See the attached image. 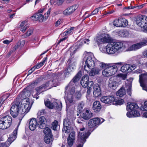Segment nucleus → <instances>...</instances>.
<instances>
[{
  "label": "nucleus",
  "instance_id": "nucleus-1",
  "mask_svg": "<svg viewBox=\"0 0 147 147\" xmlns=\"http://www.w3.org/2000/svg\"><path fill=\"white\" fill-rule=\"evenodd\" d=\"M95 62L102 69H104L102 72L103 75L105 76H110L114 74L117 71L118 67L117 66L115 65H117L120 66L123 65V63L119 62L115 63L112 65H110L105 63L102 62H101L97 60H95Z\"/></svg>",
  "mask_w": 147,
  "mask_h": 147
},
{
  "label": "nucleus",
  "instance_id": "nucleus-2",
  "mask_svg": "<svg viewBox=\"0 0 147 147\" xmlns=\"http://www.w3.org/2000/svg\"><path fill=\"white\" fill-rule=\"evenodd\" d=\"M95 40L97 43L98 45L102 43H110L112 46L117 45L118 42V40L112 38L108 34L104 33L101 34L98 36L97 37Z\"/></svg>",
  "mask_w": 147,
  "mask_h": 147
},
{
  "label": "nucleus",
  "instance_id": "nucleus-3",
  "mask_svg": "<svg viewBox=\"0 0 147 147\" xmlns=\"http://www.w3.org/2000/svg\"><path fill=\"white\" fill-rule=\"evenodd\" d=\"M75 86H73L69 84L65 88V99L67 107H69L73 104L74 94L75 92Z\"/></svg>",
  "mask_w": 147,
  "mask_h": 147
},
{
  "label": "nucleus",
  "instance_id": "nucleus-4",
  "mask_svg": "<svg viewBox=\"0 0 147 147\" xmlns=\"http://www.w3.org/2000/svg\"><path fill=\"white\" fill-rule=\"evenodd\" d=\"M85 54H86L87 58L85 61L84 65V69L88 73L90 71V69H91L94 68L95 63L94 60L95 59L93 55L91 52L85 51Z\"/></svg>",
  "mask_w": 147,
  "mask_h": 147
},
{
  "label": "nucleus",
  "instance_id": "nucleus-5",
  "mask_svg": "<svg viewBox=\"0 0 147 147\" xmlns=\"http://www.w3.org/2000/svg\"><path fill=\"white\" fill-rule=\"evenodd\" d=\"M20 125V123H18V126L13 131L12 134L10 136L5 142L0 143L1 147H8L11 143L16 139V138L18 128Z\"/></svg>",
  "mask_w": 147,
  "mask_h": 147
},
{
  "label": "nucleus",
  "instance_id": "nucleus-6",
  "mask_svg": "<svg viewBox=\"0 0 147 147\" xmlns=\"http://www.w3.org/2000/svg\"><path fill=\"white\" fill-rule=\"evenodd\" d=\"M51 8H49L47 13L44 15L40 13H37L34 14L30 17L31 19L34 20H39V22H42L45 21L48 18L51 12Z\"/></svg>",
  "mask_w": 147,
  "mask_h": 147
},
{
  "label": "nucleus",
  "instance_id": "nucleus-7",
  "mask_svg": "<svg viewBox=\"0 0 147 147\" xmlns=\"http://www.w3.org/2000/svg\"><path fill=\"white\" fill-rule=\"evenodd\" d=\"M11 106L10 113L13 117L15 118L19 113L20 103L19 102L15 101L12 103Z\"/></svg>",
  "mask_w": 147,
  "mask_h": 147
},
{
  "label": "nucleus",
  "instance_id": "nucleus-8",
  "mask_svg": "<svg viewBox=\"0 0 147 147\" xmlns=\"http://www.w3.org/2000/svg\"><path fill=\"white\" fill-rule=\"evenodd\" d=\"M142 47H111L114 49V53L115 52H125L128 51H136L141 48Z\"/></svg>",
  "mask_w": 147,
  "mask_h": 147
},
{
  "label": "nucleus",
  "instance_id": "nucleus-9",
  "mask_svg": "<svg viewBox=\"0 0 147 147\" xmlns=\"http://www.w3.org/2000/svg\"><path fill=\"white\" fill-rule=\"evenodd\" d=\"M89 134L86 131L84 132H79L78 133V141L80 143L76 147H82L86 141V139L88 138Z\"/></svg>",
  "mask_w": 147,
  "mask_h": 147
},
{
  "label": "nucleus",
  "instance_id": "nucleus-10",
  "mask_svg": "<svg viewBox=\"0 0 147 147\" xmlns=\"http://www.w3.org/2000/svg\"><path fill=\"white\" fill-rule=\"evenodd\" d=\"M136 23L138 25L143 29L147 27V17L145 16H138L136 19Z\"/></svg>",
  "mask_w": 147,
  "mask_h": 147
},
{
  "label": "nucleus",
  "instance_id": "nucleus-11",
  "mask_svg": "<svg viewBox=\"0 0 147 147\" xmlns=\"http://www.w3.org/2000/svg\"><path fill=\"white\" fill-rule=\"evenodd\" d=\"M104 119L102 118H94L91 119L89 121L88 125L90 128H92L98 125L104 121Z\"/></svg>",
  "mask_w": 147,
  "mask_h": 147
},
{
  "label": "nucleus",
  "instance_id": "nucleus-12",
  "mask_svg": "<svg viewBox=\"0 0 147 147\" xmlns=\"http://www.w3.org/2000/svg\"><path fill=\"white\" fill-rule=\"evenodd\" d=\"M128 24L127 20L124 18H118L115 20L113 22L114 26L117 27H126Z\"/></svg>",
  "mask_w": 147,
  "mask_h": 147
},
{
  "label": "nucleus",
  "instance_id": "nucleus-13",
  "mask_svg": "<svg viewBox=\"0 0 147 147\" xmlns=\"http://www.w3.org/2000/svg\"><path fill=\"white\" fill-rule=\"evenodd\" d=\"M139 82L143 89L147 92V74H142L139 76Z\"/></svg>",
  "mask_w": 147,
  "mask_h": 147
},
{
  "label": "nucleus",
  "instance_id": "nucleus-14",
  "mask_svg": "<svg viewBox=\"0 0 147 147\" xmlns=\"http://www.w3.org/2000/svg\"><path fill=\"white\" fill-rule=\"evenodd\" d=\"M62 72L59 73L57 72L55 74H53V76H54V79L52 80H50L48 82H49V86L51 87L53 86H55L56 85H58L59 83V81L58 78L62 74Z\"/></svg>",
  "mask_w": 147,
  "mask_h": 147
},
{
  "label": "nucleus",
  "instance_id": "nucleus-15",
  "mask_svg": "<svg viewBox=\"0 0 147 147\" xmlns=\"http://www.w3.org/2000/svg\"><path fill=\"white\" fill-rule=\"evenodd\" d=\"M115 100V98L112 95L104 96L100 98V100L102 102L109 105L114 102Z\"/></svg>",
  "mask_w": 147,
  "mask_h": 147
},
{
  "label": "nucleus",
  "instance_id": "nucleus-16",
  "mask_svg": "<svg viewBox=\"0 0 147 147\" xmlns=\"http://www.w3.org/2000/svg\"><path fill=\"white\" fill-rule=\"evenodd\" d=\"M71 123L70 120L67 118L65 119L63 121V131L65 133H68L70 132V126Z\"/></svg>",
  "mask_w": 147,
  "mask_h": 147
},
{
  "label": "nucleus",
  "instance_id": "nucleus-17",
  "mask_svg": "<svg viewBox=\"0 0 147 147\" xmlns=\"http://www.w3.org/2000/svg\"><path fill=\"white\" fill-rule=\"evenodd\" d=\"M49 83L50 82H47L45 84L36 88V94L39 95L41 92L51 88L49 86Z\"/></svg>",
  "mask_w": 147,
  "mask_h": 147
},
{
  "label": "nucleus",
  "instance_id": "nucleus-18",
  "mask_svg": "<svg viewBox=\"0 0 147 147\" xmlns=\"http://www.w3.org/2000/svg\"><path fill=\"white\" fill-rule=\"evenodd\" d=\"M118 42L119 43H117L116 46H125L126 45H130L131 46H141V45L138 44L139 43L135 44L134 41H123L118 40Z\"/></svg>",
  "mask_w": 147,
  "mask_h": 147
},
{
  "label": "nucleus",
  "instance_id": "nucleus-19",
  "mask_svg": "<svg viewBox=\"0 0 147 147\" xmlns=\"http://www.w3.org/2000/svg\"><path fill=\"white\" fill-rule=\"evenodd\" d=\"M82 73L81 71H80L69 82V85L76 86V83L79 81L82 76Z\"/></svg>",
  "mask_w": 147,
  "mask_h": 147
},
{
  "label": "nucleus",
  "instance_id": "nucleus-20",
  "mask_svg": "<svg viewBox=\"0 0 147 147\" xmlns=\"http://www.w3.org/2000/svg\"><path fill=\"white\" fill-rule=\"evenodd\" d=\"M102 108L100 102L98 101H95L93 103L92 109L94 112L97 113L99 112Z\"/></svg>",
  "mask_w": 147,
  "mask_h": 147
},
{
  "label": "nucleus",
  "instance_id": "nucleus-21",
  "mask_svg": "<svg viewBox=\"0 0 147 147\" xmlns=\"http://www.w3.org/2000/svg\"><path fill=\"white\" fill-rule=\"evenodd\" d=\"M22 102L23 104L21 105L22 107L24 108L26 110L28 109V111H29L32 105V103H31V105L30 104L29 98H24L23 100H22Z\"/></svg>",
  "mask_w": 147,
  "mask_h": 147
},
{
  "label": "nucleus",
  "instance_id": "nucleus-22",
  "mask_svg": "<svg viewBox=\"0 0 147 147\" xmlns=\"http://www.w3.org/2000/svg\"><path fill=\"white\" fill-rule=\"evenodd\" d=\"M99 49L102 53H107L110 54H113L114 51H115L113 50L114 49L111 47H100Z\"/></svg>",
  "mask_w": 147,
  "mask_h": 147
},
{
  "label": "nucleus",
  "instance_id": "nucleus-23",
  "mask_svg": "<svg viewBox=\"0 0 147 147\" xmlns=\"http://www.w3.org/2000/svg\"><path fill=\"white\" fill-rule=\"evenodd\" d=\"M46 119L44 116H41L37 122V126L39 128L43 129L46 127Z\"/></svg>",
  "mask_w": 147,
  "mask_h": 147
},
{
  "label": "nucleus",
  "instance_id": "nucleus-24",
  "mask_svg": "<svg viewBox=\"0 0 147 147\" xmlns=\"http://www.w3.org/2000/svg\"><path fill=\"white\" fill-rule=\"evenodd\" d=\"M93 96L95 97H97L101 95L100 89L98 85H94L93 88Z\"/></svg>",
  "mask_w": 147,
  "mask_h": 147
},
{
  "label": "nucleus",
  "instance_id": "nucleus-25",
  "mask_svg": "<svg viewBox=\"0 0 147 147\" xmlns=\"http://www.w3.org/2000/svg\"><path fill=\"white\" fill-rule=\"evenodd\" d=\"M117 85V83L116 82V77L115 76L111 77L109 80V87L114 89L116 88Z\"/></svg>",
  "mask_w": 147,
  "mask_h": 147
},
{
  "label": "nucleus",
  "instance_id": "nucleus-26",
  "mask_svg": "<svg viewBox=\"0 0 147 147\" xmlns=\"http://www.w3.org/2000/svg\"><path fill=\"white\" fill-rule=\"evenodd\" d=\"M139 107L137 104L134 102H128L127 104V110L129 111L135 110L138 109Z\"/></svg>",
  "mask_w": 147,
  "mask_h": 147
},
{
  "label": "nucleus",
  "instance_id": "nucleus-27",
  "mask_svg": "<svg viewBox=\"0 0 147 147\" xmlns=\"http://www.w3.org/2000/svg\"><path fill=\"white\" fill-rule=\"evenodd\" d=\"M37 121L35 118H32L30 121L29 125V129L31 131H34L36 127Z\"/></svg>",
  "mask_w": 147,
  "mask_h": 147
},
{
  "label": "nucleus",
  "instance_id": "nucleus-28",
  "mask_svg": "<svg viewBox=\"0 0 147 147\" xmlns=\"http://www.w3.org/2000/svg\"><path fill=\"white\" fill-rule=\"evenodd\" d=\"M3 121L9 127L11 125L12 122V117L10 116L7 115L1 118Z\"/></svg>",
  "mask_w": 147,
  "mask_h": 147
},
{
  "label": "nucleus",
  "instance_id": "nucleus-29",
  "mask_svg": "<svg viewBox=\"0 0 147 147\" xmlns=\"http://www.w3.org/2000/svg\"><path fill=\"white\" fill-rule=\"evenodd\" d=\"M76 9V6H71L64 10L63 11V14L66 16L72 14Z\"/></svg>",
  "mask_w": 147,
  "mask_h": 147
},
{
  "label": "nucleus",
  "instance_id": "nucleus-30",
  "mask_svg": "<svg viewBox=\"0 0 147 147\" xmlns=\"http://www.w3.org/2000/svg\"><path fill=\"white\" fill-rule=\"evenodd\" d=\"M127 116L129 118L137 117L140 116V114L136 109L135 110L131 111L129 112H127Z\"/></svg>",
  "mask_w": 147,
  "mask_h": 147
},
{
  "label": "nucleus",
  "instance_id": "nucleus-31",
  "mask_svg": "<svg viewBox=\"0 0 147 147\" xmlns=\"http://www.w3.org/2000/svg\"><path fill=\"white\" fill-rule=\"evenodd\" d=\"M89 76L87 75H84L82 78L81 81V84L84 88H86L88 86V83L89 81Z\"/></svg>",
  "mask_w": 147,
  "mask_h": 147
},
{
  "label": "nucleus",
  "instance_id": "nucleus-32",
  "mask_svg": "<svg viewBox=\"0 0 147 147\" xmlns=\"http://www.w3.org/2000/svg\"><path fill=\"white\" fill-rule=\"evenodd\" d=\"M93 116V113L91 111L86 110L82 115V117L85 119H88Z\"/></svg>",
  "mask_w": 147,
  "mask_h": 147
},
{
  "label": "nucleus",
  "instance_id": "nucleus-33",
  "mask_svg": "<svg viewBox=\"0 0 147 147\" xmlns=\"http://www.w3.org/2000/svg\"><path fill=\"white\" fill-rule=\"evenodd\" d=\"M20 111L19 113L20 114L22 115L21 116V118L19 119L20 121L19 123H20V124L21 122V121L24 116L26 114L28 111V110H25L24 108L23 107H22V106L20 105Z\"/></svg>",
  "mask_w": 147,
  "mask_h": 147
},
{
  "label": "nucleus",
  "instance_id": "nucleus-34",
  "mask_svg": "<svg viewBox=\"0 0 147 147\" xmlns=\"http://www.w3.org/2000/svg\"><path fill=\"white\" fill-rule=\"evenodd\" d=\"M142 56L141 55H138L133 57L132 58L133 61H135L138 65L140 64V61L142 59Z\"/></svg>",
  "mask_w": 147,
  "mask_h": 147
},
{
  "label": "nucleus",
  "instance_id": "nucleus-35",
  "mask_svg": "<svg viewBox=\"0 0 147 147\" xmlns=\"http://www.w3.org/2000/svg\"><path fill=\"white\" fill-rule=\"evenodd\" d=\"M125 94V90L123 88H121L116 93V95L120 97L123 96Z\"/></svg>",
  "mask_w": 147,
  "mask_h": 147
},
{
  "label": "nucleus",
  "instance_id": "nucleus-36",
  "mask_svg": "<svg viewBox=\"0 0 147 147\" xmlns=\"http://www.w3.org/2000/svg\"><path fill=\"white\" fill-rule=\"evenodd\" d=\"M33 31V28H29L25 33L22 35V37L23 38L27 37L32 34Z\"/></svg>",
  "mask_w": 147,
  "mask_h": 147
},
{
  "label": "nucleus",
  "instance_id": "nucleus-37",
  "mask_svg": "<svg viewBox=\"0 0 147 147\" xmlns=\"http://www.w3.org/2000/svg\"><path fill=\"white\" fill-rule=\"evenodd\" d=\"M21 96L23 98V100L25 98H28L27 97L29 96L30 95V92L28 90H24L20 94Z\"/></svg>",
  "mask_w": 147,
  "mask_h": 147
},
{
  "label": "nucleus",
  "instance_id": "nucleus-38",
  "mask_svg": "<svg viewBox=\"0 0 147 147\" xmlns=\"http://www.w3.org/2000/svg\"><path fill=\"white\" fill-rule=\"evenodd\" d=\"M5 123L4 122L3 119L1 118H0V129H6L9 128Z\"/></svg>",
  "mask_w": 147,
  "mask_h": 147
},
{
  "label": "nucleus",
  "instance_id": "nucleus-39",
  "mask_svg": "<svg viewBox=\"0 0 147 147\" xmlns=\"http://www.w3.org/2000/svg\"><path fill=\"white\" fill-rule=\"evenodd\" d=\"M62 107V104L61 102H59L58 103L55 102H53V108H55L59 110H60Z\"/></svg>",
  "mask_w": 147,
  "mask_h": 147
},
{
  "label": "nucleus",
  "instance_id": "nucleus-40",
  "mask_svg": "<svg viewBox=\"0 0 147 147\" xmlns=\"http://www.w3.org/2000/svg\"><path fill=\"white\" fill-rule=\"evenodd\" d=\"M9 96L8 94H6L3 95L0 98V108L1 107L5 100Z\"/></svg>",
  "mask_w": 147,
  "mask_h": 147
},
{
  "label": "nucleus",
  "instance_id": "nucleus-41",
  "mask_svg": "<svg viewBox=\"0 0 147 147\" xmlns=\"http://www.w3.org/2000/svg\"><path fill=\"white\" fill-rule=\"evenodd\" d=\"M119 35L121 37H125L129 35L128 32L126 30L118 31Z\"/></svg>",
  "mask_w": 147,
  "mask_h": 147
},
{
  "label": "nucleus",
  "instance_id": "nucleus-42",
  "mask_svg": "<svg viewBox=\"0 0 147 147\" xmlns=\"http://www.w3.org/2000/svg\"><path fill=\"white\" fill-rule=\"evenodd\" d=\"M59 127L58 122L57 121L55 120L52 123L51 128L53 130H57V129Z\"/></svg>",
  "mask_w": 147,
  "mask_h": 147
},
{
  "label": "nucleus",
  "instance_id": "nucleus-43",
  "mask_svg": "<svg viewBox=\"0 0 147 147\" xmlns=\"http://www.w3.org/2000/svg\"><path fill=\"white\" fill-rule=\"evenodd\" d=\"M128 67V64H126L125 65H124L121 67L120 70L123 72L124 73L127 72V73H128V68L129 67Z\"/></svg>",
  "mask_w": 147,
  "mask_h": 147
},
{
  "label": "nucleus",
  "instance_id": "nucleus-44",
  "mask_svg": "<svg viewBox=\"0 0 147 147\" xmlns=\"http://www.w3.org/2000/svg\"><path fill=\"white\" fill-rule=\"evenodd\" d=\"M47 60V58L45 57L43 58L42 61L40 63H38L37 65L35 66L36 69H39L45 63V62Z\"/></svg>",
  "mask_w": 147,
  "mask_h": 147
},
{
  "label": "nucleus",
  "instance_id": "nucleus-45",
  "mask_svg": "<svg viewBox=\"0 0 147 147\" xmlns=\"http://www.w3.org/2000/svg\"><path fill=\"white\" fill-rule=\"evenodd\" d=\"M124 102V100L123 99H116L115 98V101L113 102V104L115 105H121Z\"/></svg>",
  "mask_w": 147,
  "mask_h": 147
},
{
  "label": "nucleus",
  "instance_id": "nucleus-46",
  "mask_svg": "<svg viewBox=\"0 0 147 147\" xmlns=\"http://www.w3.org/2000/svg\"><path fill=\"white\" fill-rule=\"evenodd\" d=\"M43 130V132L46 136H50L51 135V129L48 127H45Z\"/></svg>",
  "mask_w": 147,
  "mask_h": 147
},
{
  "label": "nucleus",
  "instance_id": "nucleus-47",
  "mask_svg": "<svg viewBox=\"0 0 147 147\" xmlns=\"http://www.w3.org/2000/svg\"><path fill=\"white\" fill-rule=\"evenodd\" d=\"M52 138L51 136H46L44 139L45 142L47 144H49L51 143L52 141Z\"/></svg>",
  "mask_w": 147,
  "mask_h": 147
},
{
  "label": "nucleus",
  "instance_id": "nucleus-48",
  "mask_svg": "<svg viewBox=\"0 0 147 147\" xmlns=\"http://www.w3.org/2000/svg\"><path fill=\"white\" fill-rule=\"evenodd\" d=\"M45 104L46 106L48 108L51 109L53 108V103H51L49 100L45 101Z\"/></svg>",
  "mask_w": 147,
  "mask_h": 147
},
{
  "label": "nucleus",
  "instance_id": "nucleus-49",
  "mask_svg": "<svg viewBox=\"0 0 147 147\" xmlns=\"http://www.w3.org/2000/svg\"><path fill=\"white\" fill-rule=\"evenodd\" d=\"M84 103L83 101H82L78 103L77 110L79 111V112H81L82 111L84 107Z\"/></svg>",
  "mask_w": 147,
  "mask_h": 147
},
{
  "label": "nucleus",
  "instance_id": "nucleus-50",
  "mask_svg": "<svg viewBox=\"0 0 147 147\" xmlns=\"http://www.w3.org/2000/svg\"><path fill=\"white\" fill-rule=\"evenodd\" d=\"M126 90L128 94L131 96V84H129L128 85L126 84Z\"/></svg>",
  "mask_w": 147,
  "mask_h": 147
},
{
  "label": "nucleus",
  "instance_id": "nucleus-51",
  "mask_svg": "<svg viewBox=\"0 0 147 147\" xmlns=\"http://www.w3.org/2000/svg\"><path fill=\"white\" fill-rule=\"evenodd\" d=\"M74 139H71L70 137L67 138V143L69 146H71L73 144Z\"/></svg>",
  "mask_w": 147,
  "mask_h": 147
},
{
  "label": "nucleus",
  "instance_id": "nucleus-52",
  "mask_svg": "<svg viewBox=\"0 0 147 147\" xmlns=\"http://www.w3.org/2000/svg\"><path fill=\"white\" fill-rule=\"evenodd\" d=\"M74 28V27H71L70 28L68 29L64 33L65 34V35H67V34H70L73 32Z\"/></svg>",
  "mask_w": 147,
  "mask_h": 147
},
{
  "label": "nucleus",
  "instance_id": "nucleus-53",
  "mask_svg": "<svg viewBox=\"0 0 147 147\" xmlns=\"http://www.w3.org/2000/svg\"><path fill=\"white\" fill-rule=\"evenodd\" d=\"M73 64H71L67 68L68 69H69L71 72L74 71L76 68L75 62H73Z\"/></svg>",
  "mask_w": 147,
  "mask_h": 147
},
{
  "label": "nucleus",
  "instance_id": "nucleus-54",
  "mask_svg": "<svg viewBox=\"0 0 147 147\" xmlns=\"http://www.w3.org/2000/svg\"><path fill=\"white\" fill-rule=\"evenodd\" d=\"M78 47H71L70 48L69 50L71 52V53L74 54L76 51H77V49H78Z\"/></svg>",
  "mask_w": 147,
  "mask_h": 147
},
{
  "label": "nucleus",
  "instance_id": "nucleus-55",
  "mask_svg": "<svg viewBox=\"0 0 147 147\" xmlns=\"http://www.w3.org/2000/svg\"><path fill=\"white\" fill-rule=\"evenodd\" d=\"M140 109L141 110L147 111V102L145 101L144 103V105L141 106Z\"/></svg>",
  "mask_w": 147,
  "mask_h": 147
},
{
  "label": "nucleus",
  "instance_id": "nucleus-56",
  "mask_svg": "<svg viewBox=\"0 0 147 147\" xmlns=\"http://www.w3.org/2000/svg\"><path fill=\"white\" fill-rule=\"evenodd\" d=\"M129 67L128 72H130L132 70H134L136 67V66L135 64L131 65L129 64H128Z\"/></svg>",
  "mask_w": 147,
  "mask_h": 147
},
{
  "label": "nucleus",
  "instance_id": "nucleus-57",
  "mask_svg": "<svg viewBox=\"0 0 147 147\" xmlns=\"http://www.w3.org/2000/svg\"><path fill=\"white\" fill-rule=\"evenodd\" d=\"M70 70H69V69H67V70H66L65 72L64 73V75L65 77H68L69 75L70 74L71 72Z\"/></svg>",
  "mask_w": 147,
  "mask_h": 147
},
{
  "label": "nucleus",
  "instance_id": "nucleus-58",
  "mask_svg": "<svg viewBox=\"0 0 147 147\" xmlns=\"http://www.w3.org/2000/svg\"><path fill=\"white\" fill-rule=\"evenodd\" d=\"M76 98L77 100H79L81 98V94L80 92H77L76 94Z\"/></svg>",
  "mask_w": 147,
  "mask_h": 147
},
{
  "label": "nucleus",
  "instance_id": "nucleus-59",
  "mask_svg": "<svg viewBox=\"0 0 147 147\" xmlns=\"http://www.w3.org/2000/svg\"><path fill=\"white\" fill-rule=\"evenodd\" d=\"M25 43V40H23L22 41H19L17 43V46H23L24 45Z\"/></svg>",
  "mask_w": 147,
  "mask_h": 147
},
{
  "label": "nucleus",
  "instance_id": "nucleus-60",
  "mask_svg": "<svg viewBox=\"0 0 147 147\" xmlns=\"http://www.w3.org/2000/svg\"><path fill=\"white\" fill-rule=\"evenodd\" d=\"M81 43L83 42L84 43V45H89V43L90 40L88 39H84L83 40H82L81 42Z\"/></svg>",
  "mask_w": 147,
  "mask_h": 147
},
{
  "label": "nucleus",
  "instance_id": "nucleus-61",
  "mask_svg": "<svg viewBox=\"0 0 147 147\" xmlns=\"http://www.w3.org/2000/svg\"><path fill=\"white\" fill-rule=\"evenodd\" d=\"M141 45V46L142 45H147V39L146 40H144L141 42H139L138 44Z\"/></svg>",
  "mask_w": 147,
  "mask_h": 147
},
{
  "label": "nucleus",
  "instance_id": "nucleus-62",
  "mask_svg": "<svg viewBox=\"0 0 147 147\" xmlns=\"http://www.w3.org/2000/svg\"><path fill=\"white\" fill-rule=\"evenodd\" d=\"M45 109H41L39 110L38 113V115H43L45 113Z\"/></svg>",
  "mask_w": 147,
  "mask_h": 147
},
{
  "label": "nucleus",
  "instance_id": "nucleus-63",
  "mask_svg": "<svg viewBox=\"0 0 147 147\" xmlns=\"http://www.w3.org/2000/svg\"><path fill=\"white\" fill-rule=\"evenodd\" d=\"M28 28V26L27 25H25L24 26L21 27L20 30L23 32L24 33L25 32L26 30Z\"/></svg>",
  "mask_w": 147,
  "mask_h": 147
},
{
  "label": "nucleus",
  "instance_id": "nucleus-64",
  "mask_svg": "<svg viewBox=\"0 0 147 147\" xmlns=\"http://www.w3.org/2000/svg\"><path fill=\"white\" fill-rule=\"evenodd\" d=\"M100 8V7L95 9L91 13V15H95L98 12V10Z\"/></svg>",
  "mask_w": 147,
  "mask_h": 147
}]
</instances>
